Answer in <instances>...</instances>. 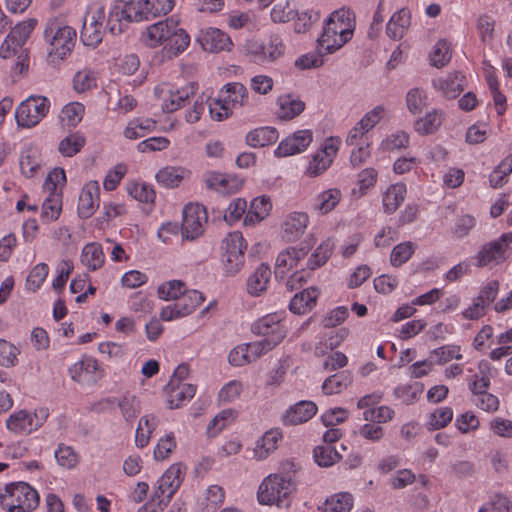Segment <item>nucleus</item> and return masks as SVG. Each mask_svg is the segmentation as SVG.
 Masks as SVG:
<instances>
[{"label": "nucleus", "mask_w": 512, "mask_h": 512, "mask_svg": "<svg viewBox=\"0 0 512 512\" xmlns=\"http://www.w3.org/2000/svg\"><path fill=\"white\" fill-rule=\"evenodd\" d=\"M143 40L149 47L164 45L168 58L183 53L190 44V36L173 17L166 18L147 27Z\"/></svg>", "instance_id": "obj_1"}, {"label": "nucleus", "mask_w": 512, "mask_h": 512, "mask_svg": "<svg viewBox=\"0 0 512 512\" xmlns=\"http://www.w3.org/2000/svg\"><path fill=\"white\" fill-rule=\"evenodd\" d=\"M283 470L286 475L270 474L260 484L258 500L261 504L276 505L279 508L290 506L291 495L296 489L292 480V473H295L296 466L293 462L286 461L283 463Z\"/></svg>", "instance_id": "obj_2"}, {"label": "nucleus", "mask_w": 512, "mask_h": 512, "mask_svg": "<svg viewBox=\"0 0 512 512\" xmlns=\"http://www.w3.org/2000/svg\"><path fill=\"white\" fill-rule=\"evenodd\" d=\"M355 28V18L352 11L341 8L334 11L326 20L323 32L317 43L325 53H333L347 43Z\"/></svg>", "instance_id": "obj_3"}, {"label": "nucleus", "mask_w": 512, "mask_h": 512, "mask_svg": "<svg viewBox=\"0 0 512 512\" xmlns=\"http://www.w3.org/2000/svg\"><path fill=\"white\" fill-rule=\"evenodd\" d=\"M76 36V30L69 26L64 18H49L43 30L48 56L59 60L65 59L75 46Z\"/></svg>", "instance_id": "obj_4"}, {"label": "nucleus", "mask_w": 512, "mask_h": 512, "mask_svg": "<svg viewBox=\"0 0 512 512\" xmlns=\"http://www.w3.org/2000/svg\"><path fill=\"white\" fill-rule=\"evenodd\" d=\"M146 0H115L108 15V29L111 34L123 32V21L127 23L150 20Z\"/></svg>", "instance_id": "obj_5"}, {"label": "nucleus", "mask_w": 512, "mask_h": 512, "mask_svg": "<svg viewBox=\"0 0 512 512\" xmlns=\"http://www.w3.org/2000/svg\"><path fill=\"white\" fill-rule=\"evenodd\" d=\"M38 503L37 491L25 482L10 483L0 494V504L8 512H30Z\"/></svg>", "instance_id": "obj_6"}, {"label": "nucleus", "mask_w": 512, "mask_h": 512, "mask_svg": "<svg viewBox=\"0 0 512 512\" xmlns=\"http://www.w3.org/2000/svg\"><path fill=\"white\" fill-rule=\"evenodd\" d=\"M49 417V409L36 408L33 412L21 409L13 412L5 422L6 428L14 434L29 435L40 429Z\"/></svg>", "instance_id": "obj_7"}, {"label": "nucleus", "mask_w": 512, "mask_h": 512, "mask_svg": "<svg viewBox=\"0 0 512 512\" xmlns=\"http://www.w3.org/2000/svg\"><path fill=\"white\" fill-rule=\"evenodd\" d=\"M50 109L47 97L33 95L22 101L15 110V119L18 127L32 128L46 117Z\"/></svg>", "instance_id": "obj_8"}, {"label": "nucleus", "mask_w": 512, "mask_h": 512, "mask_svg": "<svg viewBox=\"0 0 512 512\" xmlns=\"http://www.w3.org/2000/svg\"><path fill=\"white\" fill-rule=\"evenodd\" d=\"M246 242L239 231L229 233L222 240V262L228 275H235L244 265Z\"/></svg>", "instance_id": "obj_9"}, {"label": "nucleus", "mask_w": 512, "mask_h": 512, "mask_svg": "<svg viewBox=\"0 0 512 512\" xmlns=\"http://www.w3.org/2000/svg\"><path fill=\"white\" fill-rule=\"evenodd\" d=\"M316 244L313 234L308 235L300 247H289L280 252L275 262V277L284 279L292 269H298L300 262L308 255L309 251Z\"/></svg>", "instance_id": "obj_10"}, {"label": "nucleus", "mask_w": 512, "mask_h": 512, "mask_svg": "<svg viewBox=\"0 0 512 512\" xmlns=\"http://www.w3.org/2000/svg\"><path fill=\"white\" fill-rule=\"evenodd\" d=\"M105 19V7L101 3H93L88 7L83 20L80 39L85 46L97 47L104 35L103 21Z\"/></svg>", "instance_id": "obj_11"}, {"label": "nucleus", "mask_w": 512, "mask_h": 512, "mask_svg": "<svg viewBox=\"0 0 512 512\" xmlns=\"http://www.w3.org/2000/svg\"><path fill=\"white\" fill-rule=\"evenodd\" d=\"M207 219V211L203 205L187 204L183 209L182 238L192 241L200 237L205 230Z\"/></svg>", "instance_id": "obj_12"}, {"label": "nucleus", "mask_w": 512, "mask_h": 512, "mask_svg": "<svg viewBox=\"0 0 512 512\" xmlns=\"http://www.w3.org/2000/svg\"><path fill=\"white\" fill-rule=\"evenodd\" d=\"M154 92L157 98L162 101L163 111L171 113L183 107L185 102L195 95L196 87L192 83L181 89H173L168 84H161L155 87Z\"/></svg>", "instance_id": "obj_13"}, {"label": "nucleus", "mask_w": 512, "mask_h": 512, "mask_svg": "<svg viewBox=\"0 0 512 512\" xmlns=\"http://www.w3.org/2000/svg\"><path fill=\"white\" fill-rule=\"evenodd\" d=\"M340 141L337 138H328L325 140L322 148L317 151L306 168V175L317 177L324 173L332 164L339 150Z\"/></svg>", "instance_id": "obj_14"}, {"label": "nucleus", "mask_w": 512, "mask_h": 512, "mask_svg": "<svg viewBox=\"0 0 512 512\" xmlns=\"http://www.w3.org/2000/svg\"><path fill=\"white\" fill-rule=\"evenodd\" d=\"M251 330L254 334L263 336V339L276 346L286 337V329L278 314H268L262 317L253 323Z\"/></svg>", "instance_id": "obj_15"}, {"label": "nucleus", "mask_w": 512, "mask_h": 512, "mask_svg": "<svg viewBox=\"0 0 512 512\" xmlns=\"http://www.w3.org/2000/svg\"><path fill=\"white\" fill-rule=\"evenodd\" d=\"M71 378L78 383H95L104 376L98 361L85 356L69 368Z\"/></svg>", "instance_id": "obj_16"}, {"label": "nucleus", "mask_w": 512, "mask_h": 512, "mask_svg": "<svg viewBox=\"0 0 512 512\" xmlns=\"http://www.w3.org/2000/svg\"><path fill=\"white\" fill-rule=\"evenodd\" d=\"M313 140V132L309 129L298 130L282 140L275 149L277 157H287L304 152Z\"/></svg>", "instance_id": "obj_17"}, {"label": "nucleus", "mask_w": 512, "mask_h": 512, "mask_svg": "<svg viewBox=\"0 0 512 512\" xmlns=\"http://www.w3.org/2000/svg\"><path fill=\"white\" fill-rule=\"evenodd\" d=\"M100 204V187L96 181L88 182L82 188L77 205V212L80 218H90L98 209Z\"/></svg>", "instance_id": "obj_18"}, {"label": "nucleus", "mask_w": 512, "mask_h": 512, "mask_svg": "<svg viewBox=\"0 0 512 512\" xmlns=\"http://www.w3.org/2000/svg\"><path fill=\"white\" fill-rule=\"evenodd\" d=\"M512 242V233H504L501 237L485 245L478 253V265L486 266L492 262L500 263L504 260L506 248Z\"/></svg>", "instance_id": "obj_19"}, {"label": "nucleus", "mask_w": 512, "mask_h": 512, "mask_svg": "<svg viewBox=\"0 0 512 512\" xmlns=\"http://www.w3.org/2000/svg\"><path fill=\"white\" fill-rule=\"evenodd\" d=\"M202 48L211 53L230 51L233 42L228 34L218 28H207L198 38Z\"/></svg>", "instance_id": "obj_20"}, {"label": "nucleus", "mask_w": 512, "mask_h": 512, "mask_svg": "<svg viewBox=\"0 0 512 512\" xmlns=\"http://www.w3.org/2000/svg\"><path fill=\"white\" fill-rule=\"evenodd\" d=\"M317 412V406L312 401H300L290 407L283 416L286 425H299L310 420Z\"/></svg>", "instance_id": "obj_21"}, {"label": "nucleus", "mask_w": 512, "mask_h": 512, "mask_svg": "<svg viewBox=\"0 0 512 512\" xmlns=\"http://www.w3.org/2000/svg\"><path fill=\"white\" fill-rule=\"evenodd\" d=\"M282 440V433L278 429H271L266 431L261 438H259L253 449V458L256 460H264L277 448L279 442Z\"/></svg>", "instance_id": "obj_22"}, {"label": "nucleus", "mask_w": 512, "mask_h": 512, "mask_svg": "<svg viewBox=\"0 0 512 512\" xmlns=\"http://www.w3.org/2000/svg\"><path fill=\"white\" fill-rule=\"evenodd\" d=\"M308 223L309 217L306 213H291L283 224V238L288 242L296 241L303 235Z\"/></svg>", "instance_id": "obj_23"}, {"label": "nucleus", "mask_w": 512, "mask_h": 512, "mask_svg": "<svg viewBox=\"0 0 512 512\" xmlns=\"http://www.w3.org/2000/svg\"><path fill=\"white\" fill-rule=\"evenodd\" d=\"M411 25V12L408 8H401L390 18L386 26V34L389 38L400 40Z\"/></svg>", "instance_id": "obj_24"}, {"label": "nucleus", "mask_w": 512, "mask_h": 512, "mask_svg": "<svg viewBox=\"0 0 512 512\" xmlns=\"http://www.w3.org/2000/svg\"><path fill=\"white\" fill-rule=\"evenodd\" d=\"M183 479V467L181 464L171 465L159 479V489L166 493V500H171L179 489Z\"/></svg>", "instance_id": "obj_25"}, {"label": "nucleus", "mask_w": 512, "mask_h": 512, "mask_svg": "<svg viewBox=\"0 0 512 512\" xmlns=\"http://www.w3.org/2000/svg\"><path fill=\"white\" fill-rule=\"evenodd\" d=\"M102 404L105 405L106 408L117 405L126 421H132L140 413L139 401L135 395L130 393H127L118 399L115 397L107 398L103 400Z\"/></svg>", "instance_id": "obj_26"}, {"label": "nucleus", "mask_w": 512, "mask_h": 512, "mask_svg": "<svg viewBox=\"0 0 512 512\" xmlns=\"http://www.w3.org/2000/svg\"><path fill=\"white\" fill-rule=\"evenodd\" d=\"M167 390L169 394L168 403L171 409L181 407L190 401L196 393V387L188 383H177L172 386L168 384Z\"/></svg>", "instance_id": "obj_27"}, {"label": "nucleus", "mask_w": 512, "mask_h": 512, "mask_svg": "<svg viewBox=\"0 0 512 512\" xmlns=\"http://www.w3.org/2000/svg\"><path fill=\"white\" fill-rule=\"evenodd\" d=\"M407 188L404 183L390 185L383 194V210L387 214L394 213L405 200Z\"/></svg>", "instance_id": "obj_28"}, {"label": "nucleus", "mask_w": 512, "mask_h": 512, "mask_svg": "<svg viewBox=\"0 0 512 512\" xmlns=\"http://www.w3.org/2000/svg\"><path fill=\"white\" fill-rule=\"evenodd\" d=\"M271 277L268 265L260 264L247 280V291L252 296H259L267 289Z\"/></svg>", "instance_id": "obj_29"}, {"label": "nucleus", "mask_w": 512, "mask_h": 512, "mask_svg": "<svg viewBox=\"0 0 512 512\" xmlns=\"http://www.w3.org/2000/svg\"><path fill=\"white\" fill-rule=\"evenodd\" d=\"M318 294L315 288L305 289L295 294L289 304L290 311L298 315L307 313L316 305Z\"/></svg>", "instance_id": "obj_30"}, {"label": "nucleus", "mask_w": 512, "mask_h": 512, "mask_svg": "<svg viewBox=\"0 0 512 512\" xmlns=\"http://www.w3.org/2000/svg\"><path fill=\"white\" fill-rule=\"evenodd\" d=\"M105 261V255L100 244L92 242L86 244L81 253L82 264L90 271L100 269Z\"/></svg>", "instance_id": "obj_31"}, {"label": "nucleus", "mask_w": 512, "mask_h": 512, "mask_svg": "<svg viewBox=\"0 0 512 512\" xmlns=\"http://www.w3.org/2000/svg\"><path fill=\"white\" fill-rule=\"evenodd\" d=\"M159 424V419L153 415H144L140 418L136 429L135 443L139 448L148 445L153 431Z\"/></svg>", "instance_id": "obj_32"}, {"label": "nucleus", "mask_w": 512, "mask_h": 512, "mask_svg": "<svg viewBox=\"0 0 512 512\" xmlns=\"http://www.w3.org/2000/svg\"><path fill=\"white\" fill-rule=\"evenodd\" d=\"M334 249V242L332 239L327 238L322 241L320 245L315 249L306 262L305 268L308 272L314 271L322 267L332 255Z\"/></svg>", "instance_id": "obj_33"}, {"label": "nucleus", "mask_w": 512, "mask_h": 512, "mask_svg": "<svg viewBox=\"0 0 512 512\" xmlns=\"http://www.w3.org/2000/svg\"><path fill=\"white\" fill-rule=\"evenodd\" d=\"M278 137V131L274 127L266 126L250 131L246 135V142L251 147H264L275 143Z\"/></svg>", "instance_id": "obj_34"}, {"label": "nucleus", "mask_w": 512, "mask_h": 512, "mask_svg": "<svg viewBox=\"0 0 512 512\" xmlns=\"http://www.w3.org/2000/svg\"><path fill=\"white\" fill-rule=\"evenodd\" d=\"M352 381L353 376L349 371H341L325 379L322 391L325 395L338 394L347 389Z\"/></svg>", "instance_id": "obj_35"}, {"label": "nucleus", "mask_w": 512, "mask_h": 512, "mask_svg": "<svg viewBox=\"0 0 512 512\" xmlns=\"http://www.w3.org/2000/svg\"><path fill=\"white\" fill-rule=\"evenodd\" d=\"M223 98L232 107L243 106L248 102L249 95L247 88L239 83L232 82L226 84L222 89Z\"/></svg>", "instance_id": "obj_36"}, {"label": "nucleus", "mask_w": 512, "mask_h": 512, "mask_svg": "<svg viewBox=\"0 0 512 512\" xmlns=\"http://www.w3.org/2000/svg\"><path fill=\"white\" fill-rule=\"evenodd\" d=\"M272 203L269 197L262 196L253 199L245 217V223H256L269 215Z\"/></svg>", "instance_id": "obj_37"}, {"label": "nucleus", "mask_w": 512, "mask_h": 512, "mask_svg": "<svg viewBox=\"0 0 512 512\" xmlns=\"http://www.w3.org/2000/svg\"><path fill=\"white\" fill-rule=\"evenodd\" d=\"M354 498L348 492L336 493L326 499L322 512H350L353 508Z\"/></svg>", "instance_id": "obj_38"}, {"label": "nucleus", "mask_w": 512, "mask_h": 512, "mask_svg": "<svg viewBox=\"0 0 512 512\" xmlns=\"http://www.w3.org/2000/svg\"><path fill=\"white\" fill-rule=\"evenodd\" d=\"M86 138L80 132H73L64 137L58 144V152L64 157H73L85 146Z\"/></svg>", "instance_id": "obj_39"}, {"label": "nucleus", "mask_w": 512, "mask_h": 512, "mask_svg": "<svg viewBox=\"0 0 512 512\" xmlns=\"http://www.w3.org/2000/svg\"><path fill=\"white\" fill-rule=\"evenodd\" d=\"M341 197L342 193L337 188L325 190L316 198L314 209L321 214H327L336 207Z\"/></svg>", "instance_id": "obj_40"}, {"label": "nucleus", "mask_w": 512, "mask_h": 512, "mask_svg": "<svg viewBox=\"0 0 512 512\" xmlns=\"http://www.w3.org/2000/svg\"><path fill=\"white\" fill-rule=\"evenodd\" d=\"M405 101L407 109L411 114H421L428 105L427 93L419 87L411 88L406 93Z\"/></svg>", "instance_id": "obj_41"}, {"label": "nucleus", "mask_w": 512, "mask_h": 512, "mask_svg": "<svg viewBox=\"0 0 512 512\" xmlns=\"http://www.w3.org/2000/svg\"><path fill=\"white\" fill-rule=\"evenodd\" d=\"M205 300V296L198 290H187L177 301L183 317L194 312Z\"/></svg>", "instance_id": "obj_42"}, {"label": "nucleus", "mask_w": 512, "mask_h": 512, "mask_svg": "<svg viewBox=\"0 0 512 512\" xmlns=\"http://www.w3.org/2000/svg\"><path fill=\"white\" fill-rule=\"evenodd\" d=\"M444 113L437 110L428 112L424 117L415 122V130L421 135L434 133L441 125Z\"/></svg>", "instance_id": "obj_43"}, {"label": "nucleus", "mask_w": 512, "mask_h": 512, "mask_svg": "<svg viewBox=\"0 0 512 512\" xmlns=\"http://www.w3.org/2000/svg\"><path fill=\"white\" fill-rule=\"evenodd\" d=\"M85 113V106L80 102L66 104L60 114V121L68 127H76L82 120Z\"/></svg>", "instance_id": "obj_44"}, {"label": "nucleus", "mask_w": 512, "mask_h": 512, "mask_svg": "<svg viewBox=\"0 0 512 512\" xmlns=\"http://www.w3.org/2000/svg\"><path fill=\"white\" fill-rule=\"evenodd\" d=\"M278 103V116L286 120H290L298 116L305 108L304 102L299 99H294L290 95L280 97Z\"/></svg>", "instance_id": "obj_45"}, {"label": "nucleus", "mask_w": 512, "mask_h": 512, "mask_svg": "<svg viewBox=\"0 0 512 512\" xmlns=\"http://www.w3.org/2000/svg\"><path fill=\"white\" fill-rule=\"evenodd\" d=\"M37 25L35 18H30L18 23L7 35L12 40V44L22 47L30 37L32 31Z\"/></svg>", "instance_id": "obj_46"}, {"label": "nucleus", "mask_w": 512, "mask_h": 512, "mask_svg": "<svg viewBox=\"0 0 512 512\" xmlns=\"http://www.w3.org/2000/svg\"><path fill=\"white\" fill-rule=\"evenodd\" d=\"M62 210L61 192H51L42 204L41 216L46 221L58 219Z\"/></svg>", "instance_id": "obj_47"}, {"label": "nucleus", "mask_w": 512, "mask_h": 512, "mask_svg": "<svg viewBox=\"0 0 512 512\" xmlns=\"http://www.w3.org/2000/svg\"><path fill=\"white\" fill-rule=\"evenodd\" d=\"M184 170L176 167H164L156 174V180L159 184L166 188H174L179 186L183 180Z\"/></svg>", "instance_id": "obj_48"}, {"label": "nucleus", "mask_w": 512, "mask_h": 512, "mask_svg": "<svg viewBox=\"0 0 512 512\" xmlns=\"http://www.w3.org/2000/svg\"><path fill=\"white\" fill-rule=\"evenodd\" d=\"M186 291L185 284L182 281L170 280L158 287L157 294L162 300H175L176 302Z\"/></svg>", "instance_id": "obj_49"}, {"label": "nucleus", "mask_w": 512, "mask_h": 512, "mask_svg": "<svg viewBox=\"0 0 512 512\" xmlns=\"http://www.w3.org/2000/svg\"><path fill=\"white\" fill-rule=\"evenodd\" d=\"M448 55V40L440 38L431 47L428 54L429 64L437 69L443 68L447 64L446 56Z\"/></svg>", "instance_id": "obj_50"}, {"label": "nucleus", "mask_w": 512, "mask_h": 512, "mask_svg": "<svg viewBox=\"0 0 512 512\" xmlns=\"http://www.w3.org/2000/svg\"><path fill=\"white\" fill-rule=\"evenodd\" d=\"M341 458L340 453L332 445L317 446L314 449L315 462L321 467H330Z\"/></svg>", "instance_id": "obj_51"}, {"label": "nucleus", "mask_w": 512, "mask_h": 512, "mask_svg": "<svg viewBox=\"0 0 512 512\" xmlns=\"http://www.w3.org/2000/svg\"><path fill=\"white\" fill-rule=\"evenodd\" d=\"M416 245L410 241L396 245L390 255V263L393 267H400L414 254Z\"/></svg>", "instance_id": "obj_52"}, {"label": "nucleus", "mask_w": 512, "mask_h": 512, "mask_svg": "<svg viewBox=\"0 0 512 512\" xmlns=\"http://www.w3.org/2000/svg\"><path fill=\"white\" fill-rule=\"evenodd\" d=\"M97 86L96 73L90 69L78 71L73 78V87L78 93H83Z\"/></svg>", "instance_id": "obj_53"}, {"label": "nucleus", "mask_w": 512, "mask_h": 512, "mask_svg": "<svg viewBox=\"0 0 512 512\" xmlns=\"http://www.w3.org/2000/svg\"><path fill=\"white\" fill-rule=\"evenodd\" d=\"M48 273L49 267L46 263L35 265L26 278V289L31 292H36L42 286Z\"/></svg>", "instance_id": "obj_54"}, {"label": "nucleus", "mask_w": 512, "mask_h": 512, "mask_svg": "<svg viewBox=\"0 0 512 512\" xmlns=\"http://www.w3.org/2000/svg\"><path fill=\"white\" fill-rule=\"evenodd\" d=\"M128 193L142 203H153L156 197L153 187L147 183H131L127 187Z\"/></svg>", "instance_id": "obj_55"}, {"label": "nucleus", "mask_w": 512, "mask_h": 512, "mask_svg": "<svg viewBox=\"0 0 512 512\" xmlns=\"http://www.w3.org/2000/svg\"><path fill=\"white\" fill-rule=\"evenodd\" d=\"M20 350L9 341L0 339V365L3 367H14L18 363Z\"/></svg>", "instance_id": "obj_56"}, {"label": "nucleus", "mask_w": 512, "mask_h": 512, "mask_svg": "<svg viewBox=\"0 0 512 512\" xmlns=\"http://www.w3.org/2000/svg\"><path fill=\"white\" fill-rule=\"evenodd\" d=\"M410 136L404 131H396L388 135L381 143L385 151H397L409 145Z\"/></svg>", "instance_id": "obj_57"}, {"label": "nucleus", "mask_w": 512, "mask_h": 512, "mask_svg": "<svg viewBox=\"0 0 512 512\" xmlns=\"http://www.w3.org/2000/svg\"><path fill=\"white\" fill-rule=\"evenodd\" d=\"M395 416V412L389 406H379L374 409H366L363 412L365 421L381 424L391 421Z\"/></svg>", "instance_id": "obj_58"}, {"label": "nucleus", "mask_w": 512, "mask_h": 512, "mask_svg": "<svg viewBox=\"0 0 512 512\" xmlns=\"http://www.w3.org/2000/svg\"><path fill=\"white\" fill-rule=\"evenodd\" d=\"M230 181L231 178L228 175L219 172H208L204 175V182L207 188L218 192H229Z\"/></svg>", "instance_id": "obj_59"}, {"label": "nucleus", "mask_w": 512, "mask_h": 512, "mask_svg": "<svg viewBox=\"0 0 512 512\" xmlns=\"http://www.w3.org/2000/svg\"><path fill=\"white\" fill-rule=\"evenodd\" d=\"M324 54V49H320L318 44L316 51L302 55L295 61V65L300 69L318 68L324 64Z\"/></svg>", "instance_id": "obj_60"}, {"label": "nucleus", "mask_w": 512, "mask_h": 512, "mask_svg": "<svg viewBox=\"0 0 512 512\" xmlns=\"http://www.w3.org/2000/svg\"><path fill=\"white\" fill-rule=\"evenodd\" d=\"M175 448L176 440L174 433L171 432L158 440L154 448V459L157 461L167 459Z\"/></svg>", "instance_id": "obj_61"}, {"label": "nucleus", "mask_w": 512, "mask_h": 512, "mask_svg": "<svg viewBox=\"0 0 512 512\" xmlns=\"http://www.w3.org/2000/svg\"><path fill=\"white\" fill-rule=\"evenodd\" d=\"M55 458L57 463L65 469H72L78 463V455L74 452L72 447L64 444H60L56 449Z\"/></svg>", "instance_id": "obj_62"}, {"label": "nucleus", "mask_w": 512, "mask_h": 512, "mask_svg": "<svg viewBox=\"0 0 512 512\" xmlns=\"http://www.w3.org/2000/svg\"><path fill=\"white\" fill-rule=\"evenodd\" d=\"M265 63L273 62L284 54L285 46L278 35H271L268 43L264 44Z\"/></svg>", "instance_id": "obj_63"}, {"label": "nucleus", "mask_w": 512, "mask_h": 512, "mask_svg": "<svg viewBox=\"0 0 512 512\" xmlns=\"http://www.w3.org/2000/svg\"><path fill=\"white\" fill-rule=\"evenodd\" d=\"M264 43L255 39L247 40L243 46V51L251 61L257 64L265 63Z\"/></svg>", "instance_id": "obj_64"}]
</instances>
